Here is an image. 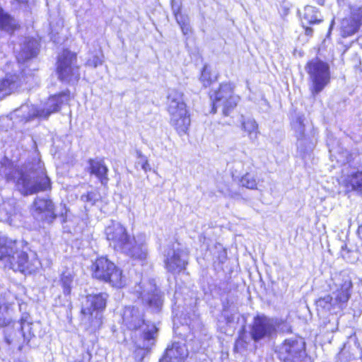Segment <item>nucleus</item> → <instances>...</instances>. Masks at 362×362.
I'll return each instance as SVG.
<instances>
[{
	"mask_svg": "<svg viewBox=\"0 0 362 362\" xmlns=\"http://www.w3.org/2000/svg\"><path fill=\"white\" fill-rule=\"evenodd\" d=\"M6 180L15 184L23 196H29L51 189V182L40 161L28 162L6 175Z\"/></svg>",
	"mask_w": 362,
	"mask_h": 362,
	"instance_id": "1",
	"label": "nucleus"
},
{
	"mask_svg": "<svg viewBox=\"0 0 362 362\" xmlns=\"http://www.w3.org/2000/svg\"><path fill=\"white\" fill-rule=\"evenodd\" d=\"M105 234L115 250L133 259L143 261L146 259L148 249L144 234L132 236L123 225L116 221H112L105 228Z\"/></svg>",
	"mask_w": 362,
	"mask_h": 362,
	"instance_id": "2",
	"label": "nucleus"
},
{
	"mask_svg": "<svg viewBox=\"0 0 362 362\" xmlns=\"http://www.w3.org/2000/svg\"><path fill=\"white\" fill-rule=\"evenodd\" d=\"M327 284L331 293L316 300L317 310L318 314L337 315L346 307L351 297V279L345 272L334 273Z\"/></svg>",
	"mask_w": 362,
	"mask_h": 362,
	"instance_id": "3",
	"label": "nucleus"
},
{
	"mask_svg": "<svg viewBox=\"0 0 362 362\" xmlns=\"http://www.w3.org/2000/svg\"><path fill=\"white\" fill-rule=\"evenodd\" d=\"M168 112L170 122L180 135L186 134L190 125V118L184 99V93L171 90L168 95Z\"/></svg>",
	"mask_w": 362,
	"mask_h": 362,
	"instance_id": "4",
	"label": "nucleus"
},
{
	"mask_svg": "<svg viewBox=\"0 0 362 362\" xmlns=\"http://www.w3.org/2000/svg\"><path fill=\"white\" fill-rule=\"evenodd\" d=\"M69 95L65 93H60L49 98L45 107L38 110L35 106L22 105L19 110H16V115L25 122H30L36 117L47 119L52 113L59 110L61 105L66 102Z\"/></svg>",
	"mask_w": 362,
	"mask_h": 362,
	"instance_id": "5",
	"label": "nucleus"
},
{
	"mask_svg": "<svg viewBox=\"0 0 362 362\" xmlns=\"http://www.w3.org/2000/svg\"><path fill=\"white\" fill-rule=\"evenodd\" d=\"M93 276L97 279L109 283L113 287L122 288L126 284L122 271L107 258H98L92 264Z\"/></svg>",
	"mask_w": 362,
	"mask_h": 362,
	"instance_id": "6",
	"label": "nucleus"
},
{
	"mask_svg": "<svg viewBox=\"0 0 362 362\" xmlns=\"http://www.w3.org/2000/svg\"><path fill=\"white\" fill-rule=\"evenodd\" d=\"M108 298L107 293L89 294L86 296V303L81 310L84 315L83 320H87L91 332L99 329L103 321V311L106 307Z\"/></svg>",
	"mask_w": 362,
	"mask_h": 362,
	"instance_id": "7",
	"label": "nucleus"
},
{
	"mask_svg": "<svg viewBox=\"0 0 362 362\" xmlns=\"http://www.w3.org/2000/svg\"><path fill=\"white\" fill-rule=\"evenodd\" d=\"M276 352L283 362H308L305 342L302 337H293L286 339L279 346Z\"/></svg>",
	"mask_w": 362,
	"mask_h": 362,
	"instance_id": "8",
	"label": "nucleus"
},
{
	"mask_svg": "<svg viewBox=\"0 0 362 362\" xmlns=\"http://www.w3.org/2000/svg\"><path fill=\"white\" fill-rule=\"evenodd\" d=\"M305 71L311 83L310 91L313 95L319 94L330 81V69L327 63L313 59L305 66Z\"/></svg>",
	"mask_w": 362,
	"mask_h": 362,
	"instance_id": "9",
	"label": "nucleus"
},
{
	"mask_svg": "<svg viewBox=\"0 0 362 362\" xmlns=\"http://www.w3.org/2000/svg\"><path fill=\"white\" fill-rule=\"evenodd\" d=\"M291 127L294 130L297 138V148L303 158L307 156H311L317 138V131L313 127L308 134L305 133L304 117L303 115H297L291 121Z\"/></svg>",
	"mask_w": 362,
	"mask_h": 362,
	"instance_id": "10",
	"label": "nucleus"
},
{
	"mask_svg": "<svg viewBox=\"0 0 362 362\" xmlns=\"http://www.w3.org/2000/svg\"><path fill=\"white\" fill-rule=\"evenodd\" d=\"M57 72L62 81L69 83L77 82L80 78V71L76 54L64 49L58 57Z\"/></svg>",
	"mask_w": 362,
	"mask_h": 362,
	"instance_id": "11",
	"label": "nucleus"
},
{
	"mask_svg": "<svg viewBox=\"0 0 362 362\" xmlns=\"http://www.w3.org/2000/svg\"><path fill=\"white\" fill-rule=\"evenodd\" d=\"M211 113H216L217 108L221 107L222 113L228 116L237 105L239 96L233 93L230 83H222L217 91L214 92Z\"/></svg>",
	"mask_w": 362,
	"mask_h": 362,
	"instance_id": "12",
	"label": "nucleus"
},
{
	"mask_svg": "<svg viewBox=\"0 0 362 362\" xmlns=\"http://www.w3.org/2000/svg\"><path fill=\"white\" fill-rule=\"evenodd\" d=\"M341 173L339 182L346 192H354L362 195V163L358 161L346 164L341 169Z\"/></svg>",
	"mask_w": 362,
	"mask_h": 362,
	"instance_id": "13",
	"label": "nucleus"
},
{
	"mask_svg": "<svg viewBox=\"0 0 362 362\" xmlns=\"http://www.w3.org/2000/svg\"><path fill=\"white\" fill-rule=\"evenodd\" d=\"M135 292L138 294V298H141L142 303L151 309L152 312L160 311L163 305L162 296L154 283L149 281L142 286L139 284L135 288Z\"/></svg>",
	"mask_w": 362,
	"mask_h": 362,
	"instance_id": "14",
	"label": "nucleus"
},
{
	"mask_svg": "<svg viewBox=\"0 0 362 362\" xmlns=\"http://www.w3.org/2000/svg\"><path fill=\"white\" fill-rule=\"evenodd\" d=\"M158 329L156 325H148L141 332L140 337L134 340L136 349L134 356L137 362H142L151 347L155 344L158 337Z\"/></svg>",
	"mask_w": 362,
	"mask_h": 362,
	"instance_id": "15",
	"label": "nucleus"
},
{
	"mask_svg": "<svg viewBox=\"0 0 362 362\" xmlns=\"http://www.w3.org/2000/svg\"><path fill=\"white\" fill-rule=\"evenodd\" d=\"M2 304H4V310L8 312L9 306L2 303L0 300V327H6L4 329V338L8 344L18 345L21 350L25 341V336L16 326V322H11V319L5 316L2 311Z\"/></svg>",
	"mask_w": 362,
	"mask_h": 362,
	"instance_id": "16",
	"label": "nucleus"
},
{
	"mask_svg": "<svg viewBox=\"0 0 362 362\" xmlns=\"http://www.w3.org/2000/svg\"><path fill=\"white\" fill-rule=\"evenodd\" d=\"M279 320L264 315L257 316L254 319L252 327L250 326V337L259 341L264 337H269L276 332Z\"/></svg>",
	"mask_w": 362,
	"mask_h": 362,
	"instance_id": "17",
	"label": "nucleus"
},
{
	"mask_svg": "<svg viewBox=\"0 0 362 362\" xmlns=\"http://www.w3.org/2000/svg\"><path fill=\"white\" fill-rule=\"evenodd\" d=\"M165 268L171 273H180L185 269L187 264V253L175 248L174 245H168L163 252Z\"/></svg>",
	"mask_w": 362,
	"mask_h": 362,
	"instance_id": "18",
	"label": "nucleus"
},
{
	"mask_svg": "<svg viewBox=\"0 0 362 362\" xmlns=\"http://www.w3.org/2000/svg\"><path fill=\"white\" fill-rule=\"evenodd\" d=\"M122 324L129 330H138L142 328V332L148 325H154L144 320V311L135 306H126L122 314Z\"/></svg>",
	"mask_w": 362,
	"mask_h": 362,
	"instance_id": "19",
	"label": "nucleus"
},
{
	"mask_svg": "<svg viewBox=\"0 0 362 362\" xmlns=\"http://www.w3.org/2000/svg\"><path fill=\"white\" fill-rule=\"evenodd\" d=\"M350 9V16L341 22L340 33L343 37L354 35L362 25V7L352 6Z\"/></svg>",
	"mask_w": 362,
	"mask_h": 362,
	"instance_id": "20",
	"label": "nucleus"
},
{
	"mask_svg": "<svg viewBox=\"0 0 362 362\" xmlns=\"http://www.w3.org/2000/svg\"><path fill=\"white\" fill-rule=\"evenodd\" d=\"M5 267L22 273H30L34 270L33 264L28 260L27 253L18 250H15L14 252L10 255Z\"/></svg>",
	"mask_w": 362,
	"mask_h": 362,
	"instance_id": "21",
	"label": "nucleus"
},
{
	"mask_svg": "<svg viewBox=\"0 0 362 362\" xmlns=\"http://www.w3.org/2000/svg\"><path fill=\"white\" fill-rule=\"evenodd\" d=\"M33 208L42 220L52 223L57 217L54 204L50 199L37 197L33 202Z\"/></svg>",
	"mask_w": 362,
	"mask_h": 362,
	"instance_id": "22",
	"label": "nucleus"
},
{
	"mask_svg": "<svg viewBox=\"0 0 362 362\" xmlns=\"http://www.w3.org/2000/svg\"><path fill=\"white\" fill-rule=\"evenodd\" d=\"M188 355L185 345L180 342H174L165 350V355L159 362H183Z\"/></svg>",
	"mask_w": 362,
	"mask_h": 362,
	"instance_id": "23",
	"label": "nucleus"
},
{
	"mask_svg": "<svg viewBox=\"0 0 362 362\" xmlns=\"http://www.w3.org/2000/svg\"><path fill=\"white\" fill-rule=\"evenodd\" d=\"M329 157L332 162L336 161V163L341 168L344 167L346 164L353 163L354 162H358L359 160L354 158L353 154L350 153L349 151L344 148L340 145L337 146H329Z\"/></svg>",
	"mask_w": 362,
	"mask_h": 362,
	"instance_id": "24",
	"label": "nucleus"
},
{
	"mask_svg": "<svg viewBox=\"0 0 362 362\" xmlns=\"http://www.w3.org/2000/svg\"><path fill=\"white\" fill-rule=\"evenodd\" d=\"M39 42L33 37H25L21 44V49L17 56L18 60L25 61L37 56L39 52Z\"/></svg>",
	"mask_w": 362,
	"mask_h": 362,
	"instance_id": "25",
	"label": "nucleus"
},
{
	"mask_svg": "<svg viewBox=\"0 0 362 362\" xmlns=\"http://www.w3.org/2000/svg\"><path fill=\"white\" fill-rule=\"evenodd\" d=\"M88 170L91 175H95L102 185H105L109 179L107 177L108 168L103 159H89Z\"/></svg>",
	"mask_w": 362,
	"mask_h": 362,
	"instance_id": "26",
	"label": "nucleus"
},
{
	"mask_svg": "<svg viewBox=\"0 0 362 362\" xmlns=\"http://www.w3.org/2000/svg\"><path fill=\"white\" fill-rule=\"evenodd\" d=\"M21 85L17 75L7 74L4 78L0 79V100L10 95Z\"/></svg>",
	"mask_w": 362,
	"mask_h": 362,
	"instance_id": "27",
	"label": "nucleus"
},
{
	"mask_svg": "<svg viewBox=\"0 0 362 362\" xmlns=\"http://www.w3.org/2000/svg\"><path fill=\"white\" fill-rule=\"evenodd\" d=\"M18 28L17 21L0 7V31L12 34Z\"/></svg>",
	"mask_w": 362,
	"mask_h": 362,
	"instance_id": "28",
	"label": "nucleus"
},
{
	"mask_svg": "<svg viewBox=\"0 0 362 362\" xmlns=\"http://www.w3.org/2000/svg\"><path fill=\"white\" fill-rule=\"evenodd\" d=\"M322 21L318 9L312 6H306L304 8L302 24H317Z\"/></svg>",
	"mask_w": 362,
	"mask_h": 362,
	"instance_id": "29",
	"label": "nucleus"
},
{
	"mask_svg": "<svg viewBox=\"0 0 362 362\" xmlns=\"http://www.w3.org/2000/svg\"><path fill=\"white\" fill-rule=\"evenodd\" d=\"M74 274L71 269L66 268L60 274L59 284L64 295H69L71 291Z\"/></svg>",
	"mask_w": 362,
	"mask_h": 362,
	"instance_id": "30",
	"label": "nucleus"
},
{
	"mask_svg": "<svg viewBox=\"0 0 362 362\" xmlns=\"http://www.w3.org/2000/svg\"><path fill=\"white\" fill-rule=\"evenodd\" d=\"M16 242L7 240H0V260L7 263L8 259L10 257L15 250H16Z\"/></svg>",
	"mask_w": 362,
	"mask_h": 362,
	"instance_id": "31",
	"label": "nucleus"
},
{
	"mask_svg": "<svg viewBox=\"0 0 362 362\" xmlns=\"http://www.w3.org/2000/svg\"><path fill=\"white\" fill-rule=\"evenodd\" d=\"M27 316L21 318V322H16V326L21 329L25 336V341L28 343L31 338L35 336L33 330V323L27 321Z\"/></svg>",
	"mask_w": 362,
	"mask_h": 362,
	"instance_id": "32",
	"label": "nucleus"
},
{
	"mask_svg": "<svg viewBox=\"0 0 362 362\" xmlns=\"http://www.w3.org/2000/svg\"><path fill=\"white\" fill-rule=\"evenodd\" d=\"M137 161L135 163V168L139 170V168L147 172L151 170L147 158L142 155L140 151H136Z\"/></svg>",
	"mask_w": 362,
	"mask_h": 362,
	"instance_id": "33",
	"label": "nucleus"
},
{
	"mask_svg": "<svg viewBox=\"0 0 362 362\" xmlns=\"http://www.w3.org/2000/svg\"><path fill=\"white\" fill-rule=\"evenodd\" d=\"M99 195L93 191L88 192L86 194L81 196V200L83 202L88 203L90 206L95 204L96 201L98 200Z\"/></svg>",
	"mask_w": 362,
	"mask_h": 362,
	"instance_id": "34",
	"label": "nucleus"
},
{
	"mask_svg": "<svg viewBox=\"0 0 362 362\" xmlns=\"http://www.w3.org/2000/svg\"><path fill=\"white\" fill-rule=\"evenodd\" d=\"M172 9L175 16V18L176 19L177 23L180 25L185 24V23H187L189 21V18L187 16L183 15L180 12V7L177 6L175 8V5H172Z\"/></svg>",
	"mask_w": 362,
	"mask_h": 362,
	"instance_id": "35",
	"label": "nucleus"
},
{
	"mask_svg": "<svg viewBox=\"0 0 362 362\" xmlns=\"http://www.w3.org/2000/svg\"><path fill=\"white\" fill-rule=\"evenodd\" d=\"M200 81L202 82L204 87H207L211 83V73L206 66H204L201 74Z\"/></svg>",
	"mask_w": 362,
	"mask_h": 362,
	"instance_id": "36",
	"label": "nucleus"
},
{
	"mask_svg": "<svg viewBox=\"0 0 362 362\" xmlns=\"http://www.w3.org/2000/svg\"><path fill=\"white\" fill-rule=\"evenodd\" d=\"M103 64V59L100 57L98 55H94L91 58H90L86 64L89 66L96 68L97 66L101 65Z\"/></svg>",
	"mask_w": 362,
	"mask_h": 362,
	"instance_id": "37",
	"label": "nucleus"
},
{
	"mask_svg": "<svg viewBox=\"0 0 362 362\" xmlns=\"http://www.w3.org/2000/svg\"><path fill=\"white\" fill-rule=\"evenodd\" d=\"M247 343L244 339L243 336H240L235 345V349L238 351L241 349H247Z\"/></svg>",
	"mask_w": 362,
	"mask_h": 362,
	"instance_id": "38",
	"label": "nucleus"
},
{
	"mask_svg": "<svg viewBox=\"0 0 362 362\" xmlns=\"http://www.w3.org/2000/svg\"><path fill=\"white\" fill-rule=\"evenodd\" d=\"M250 137L252 136V134H255V136H257V124L255 121L250 119Z\"/></svg>",
	"mask_w": 362,
	"mask_h": 362,
	"instance_id": "39",
	"label": "nucleus"
},
{
	"mask_svg": "<svg viewBox=\"0 0 362 362\" xmlns=\"http://www.w3.org/2000/svg\"><path fill=\"white\" fill-rule=\"evenodd\" d=\"M91 358V355L88 352H86L83 354L81 359L75 360L74 362H86L85 361H90Z\"/></svg>",
	"mask_w": 362,
	"mask_h": 362,
	"instance_id": "40",
	"label": "nucleus"
},
{
	"mask_svg": "<svg viewBox=\"0 0 362 362\" xmlns=\"http://www.w3.org/2000/svg\"><path fill=\"white\" fill-rule=\"evenodd\" d=\"M180 26L181 30L184 35L188 34V33L190 31V26H189V21L187 23H185V24H183V25H180Z\"/></svg>",
	"mask_w": 362,
	"mask_h": 362,
	"instance_id": "41",
	"label": "nucleus"
},
{
	"mask_svg": "<svg viewBox=\"0 0 362 362\" xmlns=\"http://www.w3.org/2000/svg\"><path fill=\"white\" fill-rule=\"evenodd\" d=\"M306 25L307 24H304V26H303L305 28V33L308 36H311L313 35V30L312 28L308 27Z\"/></svg>",
	"mask_w": 362,
	"mask_h": 362,
	"instance_id": "42",
	"label": "nucleus"
},
{
	"mask_svg": "<svg viewBox=\"0 0 362 362\" xmlns=\"http://www.w3.org/2000/svg\"><path fill=\"white\" fill-rule=\"evenodd\" d=\"M241 183L243 187H245L246 188L249 187V186H248L249 180L247 179L246 176L243 177V179L241 180Z\"/></svg>",
	"mask_w": 362,
	"mask_h": 362,
	"instance_id": "43",
	"label": "nucleus"
},
{
	"mask_svg": "<svg viewBox=\"0 0 362 362\" xmlns=\"http://www.w3.org/2000/svg\"><path fill=\"white\" fill-rule=\"evenodd\" d=\"M16 1H18V4H25V5H28L30 2L33 1V0H16Z\"/></svg>",
	"mask_w": 362,
	"mask_h": 362,
	"instance_id": "44",
	"label": "nucleus"
},
{
	"mask_svg": "<svg viewBox=\"0 0 362 362\" xmlns=\"http://www.w3.org/2000/svg\"><path fill=\"white\" fill-rule=\"evenodd\" d=\"M315 1L317 4L322 6L325 4V0H315Z\"/></svg>",
	"mask_w": 362,
	"mask_h": 362,
	"instance_id": "45",
	"label": "nucleus"
},
{
	"mask_svg": "<svg viewBox=\"0 0 362 362\" xmlns=\"http://www.w3.org/2000/svg\"><path fill=\"white\" fill-rule=\"evenodd\" d=\"M334 22V20H332L331 22V24H330L329 28V33L330 32V30L332 29V28L333 26Z\"/></svg>",
	"mask_w": 362,
	"mask_h": 362,
	"instance_id": "46",
	"label": "nucleus"
},
{
	"mask_svg": "<svg viewBox=\"0 0 362 362\" xmlns=\"http://www.w3.org/2000/svg\"><path fill=\"white\" fill-rule=\"evenodd\" d=\"M334 327H330V328H327V331L333 332V331H334Z\"/></svg>",
	"mask_w": 362,
	"mask_h": 362,
	"instance_id": "47",
	"label": "nucleus"
},
{
	"mask_svg": "<svg viewBox=\"0 0 362 362\" xmlns=\"http://www.w3.org/2000/svg\"><path fill=\"white\" fill-rule=\"evenodd\" d=\"M250 189H253V185H252V181L250 180Z\"/></svg>",
	"mask_w": 362,
	"mask_h": 362,
	"instance_id": "48",
	"label": "nucleus"
},
{
	"mask_svg": "<svg viewBox=\"0 0 362 362\" xmlns=\"http://www.w3.org/2000/svg\"><path fill=\"white\" fill-rule=\"evenodd\" d=\"M243 127L245 129L246 127H245V122L243 123Z\"/></svg>",
	"mask_w": 362,
	"mask_h": 362,
	"instance_id": "49",
	"label": "nucleus"
}]
</instances>
